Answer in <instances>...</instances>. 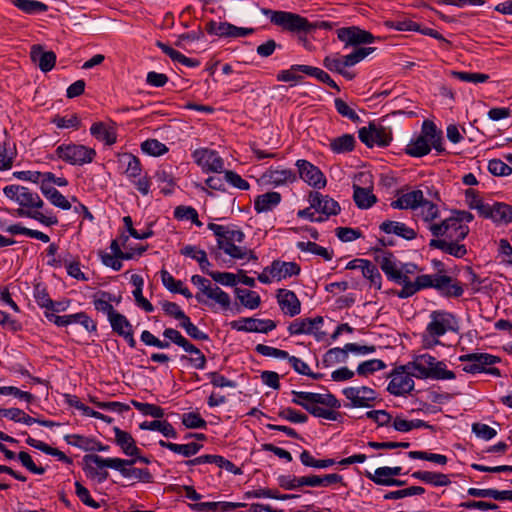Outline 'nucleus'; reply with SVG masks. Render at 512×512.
I'll use <instances>...</instances> for the list:
<instances>
[{"instance_id":"10","label":"nucleus","mask_w":512,"mask_h":512,"mask_svg":"<svg viewBox=\"0 0 512 512\" xmlns=\"http://www.w3.org/2000/svg\"><path fill=\"white\" fill-rule=\"evenodd\" d=\"M57 156L71 164V165H84L91 163L95 156L96 151L81 144H61L56 148Z\"/></svg>"},{"instance_id":"48","label":"nucleus","mask_w":512,"mask_h":512,"mask_svg":"<svg viewBox=\"0 0 512 512\" xmlns=\"http://www.w3.org/2000/svg\"><path fill=\"white\" fill-rule=\"evenodd\" d=\"M363 276L368 279L376 289H381L382 286V277L376 265H374L371 261L366 260L365 264L362 267Z\"/></svg>"},{"instance_id":"4","label":"nucleus","mask_w":512,"mask_h":512,"mask_svg":"<svg viewBox=\"0 0 512 512\" xmlns=\"http://www.w3.org/2000/svg\"><path fill=\"white\" fill-rule=\"evenodd\" d=\"M375 251L380 253L376 255L375 260L388 280L402 286V289L396 291L395 294L401 299H406L416 294V280L412 282L407 275L402 273V269H400L393 253L382 249H376Z\"/></svg>"},{"instance_id":"17","label":"nucleus","mask_w":512,"mask_h":512,"mask_svg":"<svg viewBox=\"0 0 512 512\" xmlns=\"http://www.w3.org/2000/svg\"><path fill=\"white\" fill-rule=\"evenodd\" d=\"M338 39L345 43V47L356 46L360 44H370L374 41V36L357 26L343 27L337 30Z\"/></svg>"},{"instance_id":"60","label":"nucleus","mask_w":512,"mask_h":512,"mask_svg":"<svg viewBox=\"0 0 512 512\" xmlns=\"http://www.w3.org/2000/svg\"><path fill=\"white\" fill-rule=\"evenodd\" d=\"M141 149L144 153L151 156H161L168 151L165 144L157 139H147L141 144Z\"/></svg>"},{"instance_id":"52","label":"nucleus","mask_w":512,"mask_h":512,"mask_svg":"<svg viewBox=\"0 0 512 512\" xmlns=\"http://www.w3.org/2000/svg\"><path fill=\"white\" fill-rule=\"evenodd\" d=\"M347 358L348 350H346V345L343 348L335 347L325 353L323 363L325 366H330L335 363L346 362Z\"/></svg>"},{"instance_id":"26","label":"nucleus","mask_w":512,"mask_h":512,"mask_svg":"<svg viewBox=\"0 0 512 512\" xmlns=\"http://www.w3.org/2000/svg\"><path fill=\"white\" fill-rule=\"evenodd\" d=\"M267 179L268 183L274 186L286 185L296 181V173L288 168H270L263 175Z\"/></svg>"},{"instance_id":"45","label":"nucleus","mask_w":512,"mask_h":512,"mask_svg":"<svg viewBox=\"0 0 512 512\" xmlns=\"http://www.w3.org/2000/svg\"><path fill=\"white\" fill-rule=\"evenodd\" d=\"M13 4L19 10L31 15L46 12L48 10V6L45 3L37 0H13Z\"/></svg>"},{"instance_id":"34","label":"nucleus","mask_w":512,"mask_h":512,"mask_svg":"<svg viewBox=\"0 0 512 512\" xmlns=\"http://www.w3.org/2000/svg\"><path fill=\"white\" fill-rule=\"evenodd\" d=\"M40 190L42 194L53 204L54 206L61 208L63 210H69L71 208L70 202L66 199V197L59 192L52 185H48L47 183H42L40 185Z\"/></svg>"},{"instance_id":"64","label":"nucleus","mask_w":512,"mask_h":512,"mask_svg":"<svg viewBox=\"0 0 512 512\" xmlns=\"http://www.w3.org/2000/svg\"><path fill=\"white\" fill-rule=\"evenodd\" d=\"M182 424L188 429H205L207 422L199 413L189 412L182 415Z\"/></svg>"},{"instance_id":"14","label":"nucleus","mask_w":512,"mask_h":512,"mask_svg":"<svg viewBox=\"0 0 512 512\" xmlns=\"http://www.w3.org/2000/svg\"><path fill=\"white\" fill-rule=\"evenodd\" d=\"M296 167L299 172V177L306 182L309 186L316 189H321L326 185V178L322 171L311 162L300 159L296 162Z\"/></svg>"},{"instance_id":"21","label":"nucleus","mask_w":512,"mask_h":512,"mask_svg":"<svg viewBox=\"0 0 512 512\" xmlns=\"http://www.w3.org/2000/svg\"><path fill=\"white\" fill-rule=\"evenodd\" d=\"M269 274L277 281L286 279L291 276L299 275L301 268L296 262H285L281 260H274L268 266Z\"/></svg>"},{"instance_id":"23","label":"nucleus","mask_w":512,"mask_h":512,"mask_svg":"<svg viewBox=\"0 0 512 512\" xmlns=\"http://www.w3.org/2000/svg\"><path fill=\"white\" fill-rule=\"evenodd\" d=\"M91 135L106 145H113L117 140V132L114 123L95 122L90 128Z\"/></svg>"},{"instance_id":"57","label":"nucleus","mask_w":512,"mask_h":512,"mask_svg":"<svg viewBox=\"0 0 512 512\" xmlns=\"http://www.w3.org/2000/svg\"><path fill=\"white\" fill-rule=\"evenodd\" d=\"M120 474L124 478H133L138 481H142L145 483H151L153 480V476L148 469L141 468H128V469H120Z\"/></svg>"},{"instance_id":"62","label":"nucleus","mask_w":512,"mask_h":512,"mask_svg":"<svg viewBox=\"0 0 512 512\" xmlns=\"http://www.w3.org/2000/svg\"><path fill=\"white\" fill-rule=\"evenodd\" d=\"M375 48L372 47H361L355 49L352 53L348 55H344V65L346 67H352L357 63L361 62L364 58H366L370 53H372Z\"/></svg>"},{"instance_id":"11","label":"nucleus","mask_w":512,"mask_h":512,"mask_svg":"<svg viewBox=\"0 0 512 512\" xmlns=\"http://www.w3.org/2000/svg\"><path fill=\"white\" fill-rule=\"evenodd\" d=\"M358 137L367 147L371 148L375 145L386 147L392 141V132L390 128L370 122L368 127L359 129Z\"/></svg>"},{"instance_id":"7","label":"nucleus","mask_w":512,"mask_h":512,"mask_svg":"<svg viewBox=\"0 0 512 512\" xmlns=\"http://www.w3.org/2000/svg\"><path fill=\"white\" fill-rule=\"evenodd\" d=\"M457 320L455 316L447 311L435 310L430 314V322L426 327V332L429 337L433 340L429 341L428 338H424L426 341V347H432L440 343L436 338L443 336L448 331H456Z\"/></svg>"},{"instance_id":"27","label":"nucleus","mask_w":512,"mask_h":512,"mask_svg":"<svg viewBox=\"0 0 512 512\" xmlns=\"http://www.w3.org/2000/svg\"><path fill=\"white\" fill-rule=\"evenodd\" d=\"M113 431L115 433V443L120 447L122 452L126 456H134L138 455L140 449L136 446V442L132 435L124 430H121L119 427H114Z\"/></svg>"},{"instance_id":"59","label":"nucleus","mask_w":512,"mask_h":512,"mask_svg":"<svg viewBox=\"0 0 512 512\" xmlns=\"http://www.w3.org/2000/svg\"><path fill=\"white\" fill-rule=\"evenodd\" d=\"M277 481L279 486L285 490H296L305 486L304 476L280 475Z\"/></svg>"},{"instance_id":"31","label":"nucleus","mask_w":512,"mask_h":512,"mask_svg":"<svg viewBox=\"0 0 512 512\" xmlns=\"http://www.w3.org/2000/svg\"><path fill=\"white\" fill-rule=\"evenodd\" d=\"M423 192L421 190H413L399 196L396 200L391 202V207L394 209H417L419 204L423 201Z\"/></svg>"},{"instance_id":"28","label":"nucleus","mask_w":512,"mask_h":512,"mask_svg":"<svg viewBox=\"0 0 512 512\" xmlns=\"http://www.w3.org/2000/svg\"><path fill=\"white\" fill-rule=\"evenodd\" d=\"M281 200V194L276 191L260 194L254 199V209L257 213H266L276 208Z\"/></svg>"},{"instance_id":"46","label":"nucleus","mask_w":512,"mask_h":512,"mask_svg":"<svg viewBox=\"0 0 512 512\" xmlns=\"http://www.w3.org/2000/svg\"><path fill=\"white\" fill-rule=\"evenodd\" d=\"M493 222L505 224L512 222V205L495 202Z\"/></svg>"},{"instance_id":"36","label":"nucleus","mask_w":512,"mask_h":512,"mask_svg":"<svg viewBox=\"0 0 512 512\" xmlns=\"http://www.w3.org/2000/svg\"><path fill=\"white\" fill-rule=\"evenodd\" d=\"M353 190V200L360 209H368L377 201L376 196L372 193L370 188H363L354 184Z\"/></svg>"},{"instance_id":"24","label":"nucleus","mask_w":512,"mask_h":512,"mask_svg":"<svg viewBox=\"0 0 512 512\" xmlns=\"http://www.w3.org/2000/svg\"><path fill=\"white\" fill-rule=\"evenodd\" d=\"M30 56L42 72H49L55 66L56 54L53 51H44L40 45L32 46Z\"/></svg>"},{"instance_id":"51","label":"nucleus","mask_w":512,"mask_h":512,"mask_svg":"<svg viewBox=\"0 0 512 512\" xmlns=\"http://www.w3.org/2000/svg\"><path fill=\"white\" fill-rule=\"evenodd\" d=\"M427 374V379L433 380H453L456 375L453 371L446 368V364L443 361H437L434 364L433 370Z\"/></svg>"},{"instance_id":"29","label":"nucleus","mask_w":512,"mask_h":512,"mask_svg":"<svg viewBox=\"0 0 512 512\" xmlns=\"http://www.w3.org/2000/svg\"><path fill=\"white\" fill-rule=\"evenodd\" d=\"M437 362L436 358L429 354H422L417 356L407 367L415 370L413 374L419 379H427V374L433 370L434 364Z\"/></svg>"},{"instance_id":"41","label":"nucleus","mask_w":512,"mask_h":512,"mask_svg":"<svg viewBox=\"0 0 512 512\" xmlns=\"http://www.w3.org/2000/svg\"><path fill=\"white\" fill-rule=\"evenodd\" d=\"M203 295L204 299H207L209 303L212 300L219 304L223 310L230 308L231 299L229 294L216 285H212Z\"/></svg>"},{"instance_id":"43","label":"nucleus","mask_w":512,"mask_h":512,"mask_svg":"<svg viewBox=\"0 0 512 512\" xmlns=\"http://www.w3.org/2000/svg\"><path fill=\"white\" fill-rule=\"evenodd\" d=\"M164 338L181 347L185 352H193L195 345L189 342L178 330L166 328L163 331Z\"/></svg>"},{"instance_id":"12","label":"nucleus","mask_w":512,"mask_h":512,"mask_svg":"<svg viewBox=\"0 0 512 512\" xmlns=\"http://www.w3.org/2000/svg\"><path fill=\"white\" fill-rule=\"evenodd\" d=\"M343 395L350 401L346 406L353 408H371L377 400V393L370 387H347L342 391Z\"/></svg>"},{"instance_id":"20","label":"nucleus","mask_w":512,"mask_h":512,"mask_svg":"<svg viewBox=\"0 0 512 512\" xmlns=\"http://www.w3.org/2000/svg\"><path fill=\"white\" fill-rule=\"evenodd\" d=\"M460 241L461 240L433 238L429 242V247L439 249L456 258H462L467 254V248L464 244H460Z\"/></svg>"},{"instance_id":"35","label":"nucleus","mask_w":512,"mask_h":512,"mask_svg":"<svg viewBox=\"0 0 512 512\" xmlns=\"http://www.w3.org/2000/svg\"><path fill=\"white\" fill-rule=\"evenodd\" d=\"M305 486L308 487H327L332 484L343 483V476L337 473L326 475H307L304 476Z\"/></svg>"},{"instance_id":"25","label":"nucleus","mask_w":512,"mask_h":512,"mask_svg":"<svg viewBox=\"0 0 512 512\" xmlns=\"http://www.w3.org/2000/svg\"><path fill=\"white\" fill-rule=\"evenodd\" d=\"M65 440L69 445L78 447L84 451H108L109 446L102 444L93 438H88L78 434L66 435Z\"/></svg>"},{"instance_id":"37","label":"nucleus","mask_w":512,"mask_h":512,"mask_svg":"<svg viewBox=\"0 0 512 512\" xmlns=\"http://www.w3.org/2000/svg\"><path fill=\"white\" fill-rule=\"evenodd\" d=\"M140 429L150 430V431H159L160 433L163 434V436H165L167 438H173V439L177 438L176 430L174 429L172 424L166 420L161 421V420L156 419L153 421H145L140 424Z\"/></svg>"},{"instance_id":"32","label":"nucleus","mask_w":512,"mask_h":512,"mask_svg":"<svg viewBox=\"0 0 512 512\" xmlns=\"http://www.w3.org/2000/svg\"><path fill=\"white\" fill-rule=\"evenodd\" d=\"M411 476L417 480H420L426 484H430L435 487L448 486L451 484L448 475L440 472L419 470L413 472Z\"/></svg>"},{"instance_id":"44","label":"nucleus","mask_w":512,"mask_h":512,"mask_svg":"<svg viewBox=\"0 0 512 512\" xmlns=\"http://www.w3.org/2000/svg\"><path fill=\"white\" fill-rule=\"evenodd\" d=\"M244 323H249V332L265 333L274 330L277 326L276 322L270 319L244 318Z\"/></svg>"},{"instance_id":"42","label":"nucleus","mask_w":512,"mask_h":512,"mask_svg":"<svg viewBox=\"0 0 512 512\" xmlns=\"http://www.w3.org/2000/svg\"><path fill=\"white\" fill-rule=\"evenodd\" d=\"M355 137L352 134H343L330 142V149L337 154L351 152L355 147Z\"/></svg>"},{"instance_id":"56","label":"nucleus","mask_w":512,"mask_h":512,"mask_svg":"<svg viewBox=\"0 0 512 512\" xmlns=\"http://www.w3.org/2000/svg\"><path fill=\"white\" fill-rule=\"evenodd\" d=\"M131 403L143 415L151 416L156 419H160L164 416V410L155 404L138 402L136 400H132Z\"/></svg>"},{"instance_id":"3","label":"nucleus","mask_w":512,"mask_h":512,"mask_svg":"<svg viewBox=\"0 0 512 512\" xmlns=\"http://www.w3.org/2000/svg\"><path fill=\"white\" fill-rule=\"evenodd\" d=\"M208 229L217 237L218 248L230 257L234 259H244L247 257L249 260L257 261L258 258L253 251L235 245L236 242L242 243L244 240L245 235L242 230L215 223H209Z\"/></svg>"},{"instance_id":"40","label":"nucleus","mask_w":512,"mask_h":512,"mask_svg":"<svg viewBox=\"0 0 512 512\" xmlns=\"http://www.w3.org/2000/svg\"><path fill=\"white\" fill-rule=\"evenodd\" d=\"M431 151V146L427 139H424L420 135L416 138L411 139L405 148V153L411 157H423Z\"/></svg>"},{"instance_id":"55","label":"nucleus","mask_w":512,"mask_h":512,"mask_svg":"<svg viewBox=\"0 0 512 512\" xmlns=\"http://www.w3.org/2000/svg\"><path fill=\"white\" fill-rule=\"evenodd\" d=\"M297 248L304 252H310L312 254L319 255L327 261L331 260L333 257L332 252H329L325 247H322L315 242H298Z\"/></svg>"},{"instance_id":"19","label":"nucleus","mask_w":512,"mask_h":512,"mask_svg":"<svg viewBox=\"0 0 512 512\" xmlns=\"http://www.w3.org/2000/svg\"><path fill=\"white\" fill-rule=\"evenodd\" d=\"M277 300L281 310L290 317H294L301 312V303L296 294L287 289H279Z\"/></svg>"},{"instance_id":"63","label":"nucleus","mask_w":512,"mask_h":512,"mask_svg":"<svg viewBox=\"0 0 512 512\" xmlns=\"http://www.w3.org/2000/svg\"><path fill=\"white\" fill-rule=\"evenodd\" d=\"M16 156L14 148H11L9 143H4L0 146V171L9 170L12 167L13 160Z\"/></svg>"},{"instance_id":"5","label":"nucleus","mask_w":512,"mask_h":512,"mask_svg":"<svg viewBox=\"0 0 512 512\" xmlns=\"http://www.w3.org/2000/svg\"><path fill=\"white\" fill-rule=\"evenodd\" d=\"M416 285V293L427 288H434L440 295L447 298H458L464 293L462 285L458 281H454L452 277L448 275L422 274L416 277Z\"/></svg>"},{"instance_id":"30","label":"nucleus","mask_w":512,"mask_h":512,"mask_svg":"<svg viewBox=\"0 0 512 512\" xmlns=\"http://www.w3.org/2000/svg\"><path fill=\"white\" fill-rule=\"evenodd\" d=\"M379 228L386 234H395L406 240H413L417 236L414 229L408 227L405 223L398 221H384L381 223Z\"/></svg>"},{"instance_id":"53","label":"nucleus","mask_w":512,"mask_h":512,"mask_svg":"<svg viewBox=\"0 0 512 512\" xmlns=\"http://www.w3.org/2000/svg\"><path fill=\"white\" fill-rule=\"evenodd\" d=\"M174 217L178 220H190L198 227L202 226L197 210L191 206H177L174 210Z\"/></svg>"},{"instance_id":"16","label":"nucleus","mask_w":512,"mask_h":512,"mask_svg":"<svg viewBox=\"0 0 512 512\" xmlns=\"http://www.w3.org/2000/svg\"><path fill=\"white\" fill-rule=\"evenodd\" d=\"M192 156L205 172L221 173L224 170V161L214 150L197 149L193 152Z\"/></svg>"},{"instance_id":"50","label":"nucleus","mask_w":512,"mask_h":512,"mask_svg":"<svg viewBox=\"0 0 512 512\" xmlns=\"http://www.w3.org/2000/svg\"><path fill=\"white\" fill-rule=\"evenodd\" d=\"M418 208L420 209L421 218L427 223L432 224V221L439 217L438 206L435 203L426 200L424 197Z\"/></svg>"},{"instance_id":"39","label":"nucleus","mask_w":512,"mask_h":512,"mask_svg":"<svg viewBox=\"0 0 512 512\" xmlns=\"http://www.w3.org/2000/svg\"><path fill=\"white\" fill-rule=\"evenodd\" d=\"M26 443L29 446L38 449L47 455L57 457L59 461H62L67 464H72V459L66 456L62 451L58 450L57 448H53L40 440H36L28 436L26 439Z\"/></svg>"},{"instance_id":"13","label":"nucleus","mask_w":512,"mask_h":512,"mask_svg":"<svg viewBox=\"0 0 512 512\" xmlns=\"http://www.w3.org/2000/svg\"><path fill=\"white\" fill-rule=\"evenodd\" d=\"M324 319L322 316L315 318L296 319L288 326L290 335L308 334L313 335L316 341H322L326 333L320 331V326L323 324Z\"/></svg>"},{"instance_id":"54","label":"nucleus","mask_w":512,"mask_h":512,"mask_svg":"<svg viewBox=\"0 0 512 512\" xmlns=\"http://www.w3.org/2000/svg\"><path fill=\"white\" fill-rule=\"evenodd\" d=\"M191 282L199 289V291L195 295L197 302L204 304L206 306H211V303H209L207 299H204L203 295L212 286L210 280L200 275H193L191 277Z\"/></svg>"},{"instance_id":"38","label":"nucleus","mask_w":512,"mask_h":512,"mask_svg":"<svg viewBox=\"0 0 512 512\" xmlns=\"http://www.w3.org/2000/svg\"><path fill=\"white\" fill-rule=\"evenodd\" d=\"M118 162L125 167V174L129 178H136L141 174V164L138 157L131 153L118 155Z\"/></svg>"},{"instance_id":"2","label":"nucleus","mask_w":512,"mask_h":512,"mask_svg":"<svg viewBox=\"0 0 512 512\" xmlns=\"http://www.w3.org/2000/svg\"><path fill=\"white\" fill-rule=\"evenodd\" d=\"M291 402L301 406L314 417L324 418L331 421L338 419L339 413L334 411L341 407L340 401L331 393L321 394L306 391L291 392Z\"/></svg>"},{"instance_id":"58","label":"nucleus","mask_w":512,"mask_h":512,"mask_svg":"<svg viewBox=\"0 0 512 512\" xmlns=\"http://www.w3.org/2000/svg\"><path fill=\"white\" fill-rule=\"evenodd\" d=\"M113 300V296L108 292H102L101 297L94 299L93 304L97 311L103 312L107 315L108 319L116 312L110 301Z\"/></svg>"},{"instance_id":"8","label":"nucleus","mask_w":512,"mask_h":512,"mask_svg":"<svg viewBox=\"0 0 512 512\" xmlns=\"http://www.w3.org/2000/svg\"><path fill=\"white\" fill-rule=\"evenodd\" d=\"M262 13L270 18V21L284 30L297 33H309L310 22L299 14L286 11H274L263 9Z\"/></svg>"},{"instance_id":"15","label":"nucleus","mask_w":512,"mask_h":512,"mask_svg":"<svg viewBox=\"0 0 512 512\" xmlns=\"http://www.w3.org/2000/svg\"><path fill=\"white\" fill-rule=\"evenodd\" d=\"M308 202L315 212L321 213L323 218L328 219L332 215L340 213L341 208L337 201L328 195H323L320 192H310Z\"/></svg>"},{"instance_id":"49","label":"nucleus","mask_w":512,"mask_h":512,"mask_svg":"<svg viewBox=\"0 0 512 512\" xmlns=\"http://www.w3.org/2000/svg\"><path fill=\"white\" fill-rule=\"evenodd\" d=\"M386 368V364L380 359H370L360 363L357 366L356 373L360 376L367 377L377 371Z\"/></svg>"},{"instance_id":"9","label":"nucleus","mask_w":512,"mask_h":512,"mask_svg":"<svg viewBox=\"0 0 512 512\" xmlns=\"http://www.w3.org/2000/svg\"><path fill=\"white\" fill-rule=\"evenodd\" d=\"M428 229L435 238L447 240H464L470 231L467 225L459 223L453 216L440 223L429 224Z\"/></svg>"},{"instance_id":"33","label":"nucleus","mask_w":512,"mask_h":512,"mask_svg":"<svg viewBox=\"0 0 512 512\" xmlns=\"http://www.w3.org/2000/svg\"><path fill=\"white\" fill-rule=\"evenodd\" d=\"M159 445L163 448H166L176 454H180L187 458L196 455L203 448L202 444L196 442H190L187 444H176L160 440Z\"/></svg>"},{"instance_id":"18","label":"nucleus","mask_w":512,"mask_h":512,"mask_svg":"<svg viewBox=\"0 0 512 512\" xmlns=\"http://www.w3.org/2000/svg\"><path fill=\"white\" fill-rule=\"evenodd\" d=\"M400 369L401 370H395L392 373L391 380L387 387L388 392L395 396L408 394L414 388L412 376L404 371V367Z\"/></svg>"},{"instance_id":"47","label":"nucleus","mask_w":512,"mask_h":512,"mask_svg":"<svg viewBox=\"0 0 512 512\" xmlns=\"http://www.w3.org/2000/svg\"><path fill=\"white\" fill-rule=\"evenodd\" d=\"M108 320L113 332L117 333L119 336L124 335L125 331L133 329L126 316L117 311Z\"/></svg>"},{"instance_id":"1","label":"nucleus","mask_w":512,"mask_h":512,"mask_svg":"<svg viewBox=\"0 0 512 512\" xmlns=\"http://www.w3.org/2000/svg\"><path fill=\"white\" fill-rule=\"evenodd\" d=\"M3 192L6 197L22 207L17 209L18 216L34 219L46 226H53L58 223L56 216L45 215L40 211L33 210L42 208L44 202L36 192L31 191L29 188L12 184L5 186Z\"/></svg>"},{"instance_id":"22","label":"nucleus","mask_w":512,"mask_h":512,"mask_svg":"<svg viewBox=\"0 0 512 512\" xmlns=\"http://www.w3.org/2000/svg\"><path fill=\"white\" fill-rule=\"evenodd\" d=\"M86 458L88 461L95 462V465L99 468H111L117 471L131 468L138 461L137 457H131L130 459L103 458L97 454H90Z\"/></svg>"},{"instance_id":"61","label":"nucleus","mask_w":512,"mask_h":512,"mask_svg":"<svg viewBox=\"0 0 512 512\" xmlns=\"http://www.w3.org/2000/svg\"><path fill=\"white\" fill-rule=\"evenodd\" d=\"M88 455L89 454L83 457V461L86 464L84 471L86 472L87 476L91 478H97L99 483L106 481L109 477L108 471L103 470L104 468H99L97 465H95V462L88 461L86 458Z\"/></svg>"},{"instance_id":"6","label":"nucleus","mask_w":512,"mask_h":512,"mask_svg":"<svg viewBox=\"0 0 512 512\" xmlns=\"http://www.w3.org/2000/svg\"><path fill=\"white\" fill-rule=\"evenodd\" d=\"M459 361L465 363L463 371L466 373H486L495 377L501 376L500 370L493 367L501 361L498 356L489 353H469L461 355Z\"/></svg>"}]
</instances>
